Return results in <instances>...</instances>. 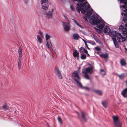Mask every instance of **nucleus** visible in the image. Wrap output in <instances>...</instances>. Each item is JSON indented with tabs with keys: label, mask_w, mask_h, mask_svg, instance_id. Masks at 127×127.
Here are the masks:
<instances>
[{
	"label": "nucleus",
	"mask_w": 127,
	"mask_h": 127,
	"mask_svg": "<svg viewBox=\"0 0 127 127\" xmlns=\"http://www.w3.org/2000/svg\"><path fill=\"white\" fill-rule=\"evenodd\" d=\"M73 1H77L78 2L82 3L86 0H72ZM88 4V3L86 1L82 4L81 3L77 4V7H76L78 12L80 13V11L82 13H84L85 12H87V13L85 14V16L83 18L85 21L88 22V20L87 19L88 18L89 19L90 16L91 15L93 10L91 8H90V6L89 4L85 6L84 7V6Z\"/></svg>",
	"instance_id": "nucleus-1"
},
{
	"label": "nucleus",
	"mask_w": 127,
	"mask_h": 127,
	"mask_svg": "<svg viewBox=\"0 0 127 127\" xmlns=\"http://www.w3.org/2000/svg\"><path fill=\"white\" fill-rule=\"evenodd\" d=\"M89 22L91 24L97 25V27L99 29L95 27V29L98 33L101 32V30L103 29L105 25L104 21L96 14H93L91 16L89 20Z\"/></svg>",
	"instance_id": "nucleus-2"
},
{
	"label": "nucleus",
	"mask_w": 127,
	"mask_h": 127,
	"mask_svg": "<svg viewBox=\"0 0 127 127\" xmlns=\"http://www.w3.org/2000/svg\"><path fill=\"white\" fill-rule=\"evenodd\" d=\"M120 1L121 3H123V5H121L120 7L121 8H122V11L124 12L125 13L122 12V15H126L127 16V0H118Z\"/></svg>",
	"instance_id": "nucleus-3"
},
{
	"label": "nucleus",
	"mask_w": 127,
	"mask_h": 127,
	"mask_svg": "<svg viewBox=\"0 0 127 127\" xmlns=\"http://www.w3.org/2000/svg\"><path fill=\"white\" fill-rule=\"evenodd\" d=\"M113 120L114 127H122V124L119 120L118 116H114L112 117Z\"/></svg>",
	"instance_id": "nucleus-4"
},
{
	"label": "nucleus",
	"mask_w": 127,
	"mask_h": 127,
	"mask_svg": "<svg viewBox=\"0 0 127 127\" xmlns=\"http://www.w3.org/2000/svg\"><path fill=\"white\" fill-rule=\"evenodd\" d=\"M79 73L75 71L72 73V76L74 80L77 83L78 85L80 83V78L78 75Z\"/></svg>",
	"instance_id": "nucleus-5"
},
{
	"label": "nucleus",
	"mask_w": 127,
	"mask_h": 127,
	"mask_svg": "<svg viewBox=\"0 0 127 127\" xmlns=\"http://www.w3.org/2000/svg\"><path fill=\"white\" fill-rule=\"evenodd\" d=\"M118 33L116 31H113V32H112V35L113 37L112 38V39L115 47L116 48H118L119 47L118 43L116 39V37L117 33Z\"/></svg>",
	"instance_id": "nucleus-6"
},
{
	"label": "nucleus",
	"mask_w": 127,
	"mask_h": 127,
	"mask_svg": "<svg viewBox=\"0 0 127 127\" xmlns=\"http://www.w3.org/2000/svg\"><path fill=\"white\" fill-rule=\"evenodd\" d=\"M50 36L46 34L45 36L46 40V46L48 48H51L52 46V44L50 41L49 40V39L50 38Z\"/></svg>",
	"instance_id": "nucleus-7"
},
{
	"label": "nucleus",
	"mask_w": 127,
	"mask_h": 127,
	"mask_svg": "<svg viewBox=\"0 0 127 127\" xmlns=\"http://www.w3.org/2000/svg\"><path fill=\"white\" fill-rule=\"evenodd\" d=\"M64 26V31L66 32L68 31L70 29V22L68 23L62 22Z\"/></svg>",
	"instance_id": "nucleus-8"
},
{
	"label": "nucleus",
	"mask_w": 127,
	"mask_h": 127,
	"mask_svg": "<svg viewBox=\"0 0 127 127\" xmlns=\"http://www.w3.org/2000/svg\"><path fill=\"white\" fill-rule=\"evenodd\" d=\"M103 32L105 33H108L109 35H112V31L110 30L109 27L108 26H105V27L104 28Z\"/></svg>",
	"instance_id": "nucleus-9"
},
{
	"label": "nucleus",
	"mask_w": 127,
	"mask_h": 127,
	"mask_svg": "<svg viewBox=\"0 0 127 127\" xmlns=\"http://www.w3.org/2000/svg\"><path fill=\"white\" fill-rule=\"evenodd\" d=\"M93 72V68L91 67H89L87 68L82 69V73H88L91 74Z\"/></svg>",
	"instance_id": "nucleus-10"
},
{
	"label": "nucleus",
	"mask_w": 127,
	"mask_h": 127,
	"mask_svg": "<svg viewBox=\"0 0 127 127\" xmlns=\"http://www.w3.org/2000/svg\"><path fill=\"white\" fill-rule=\"evenodd\" d=\"M55 71L56 74L58 77L60 79H62V77L61 73L57 67L55 68Z\"/></svg>",
	"instance_id": "nucleus-11"
},
{
	"label": "nucleus",
	"mask_w": 127,
	"mask_h": 127,
	"mask_svg": "<svg viewBox=\"0 0 127 127\" xmlns=\"http://www.w3.org/2000/svg\"><path fill=\"white\" fill-rule=\"evenodd\" d=\"M53 12L52 11H48L46 13V16L48 18H51L52 17Z\"/></svg>",
	"instance_id": "nucleus-12"
},
{
	"label": "nucleus",
	"mask_w": 127,
	"mask_h": 127,
	"mask_svg": "<svg viewBox=\"0 0 127 127\" xmlns=\"http://www.w3.org/2000/svg\"><path fill=\"white\" fill-rule=\"evenodd\" d=\"M122 94L125 97H127V88L125 89L122 92Z\"/></svg>",
	"instance_id": "nucleus-13"
},
{
	"label": "nucleus",
	"mask_w": 127,
	"mask_h": 127,
	"mask_svg": "<svg viewBox=\"0 0 127 127\" xmlns=\"http://www.w3.org/2000/svg\"><path fill=\"white\" fill-rule=\"evenodd\" d=\"M77 85L81 89H85L86 90L88 91H89L90 90V89L88 87H84L83 86L81 83L78 84Z\"/></svg>",
	"instance_id": "nucleus-14"
},
{
	"label": "nucleus",
	"mask_w": 127,
	"mask_h": 127,
	"mask_svg": "<svg viewBox=\"0 0 127 127\" xmlns=\"http://www.w3.org/2000/svg\"><path fill=\"white\" fill-rule=\"evenodd\" d=\"M116 75L118 76L120 79H123L126 77V76L125 75V73H123L120 75L118 74H116Z\"/></svg>",
	"instance_id": "nucleus-15"
},
{
	"label": "nucleus",
	"mask_w": 127,
	"mask_h": 127,
	"mask_svg": "<svg viewBox=\"0 0 127 127\" xmlns=\"http://www.w3.org/2000/svg\"><path fill=\"white\" fill-rule=\"evenodd\" d=\"M116 36L117 38V40L120 43L121 41L120 40L122 38V35L120 33L118 32L117 33Z\"/></svg>",
	"instance_id": "nucleus-16"
},
{
	"label": "nucleus",
	"mask_w": 127,
	"mask_h": 127,
	"mask_svg": "<svg viewBox=\"0 0 127 127\" xmlns=\"http://www.w3.org/2000/svg\"><path fill=\"white\" fill-rule=\"evenodd\" d=\"M93 91L99 95H101L102 94V92L100 90L94 89L93 90Z\"/></svg>",
	"instance_id": "nucleus-17"
},
{
	"label": "nucleus",
	"mask_w": 127,
	"mask_h": 127,
	"mask_svg": "<svg viewBox=\"0 0 127 127\" xmlns=\"http://www.w3.org/2000/svg\"><path fill=\"white\" fill-rule=\"evenodd\" d=\"M79 53L76 50L74 51L73 53V55L74 57H78V56Z\"/></svg>",
	"instance_id": "nucleus-18"
},
{
	"label": "nucleus",
	"mask_w": 127,
	"mask_h": 127,
	"mask_svg": "<svg viewBox=\"0 0 127 127\" xmlns=\"http://www.w3.org/2000/svg\"><path fill=\"white\" fill-rule=\"evenodd\" d=\"M120 63L121 65L122 66H125L126 64L125 61L123 59H120Z\"/></svg>",
	"instance_id": "nucleus-19"
},
{
	"label": "nucleus",
	"mask_w": 127,
	"mask_h": 127,
	"mask_svg": "<svg viewBox=\"0 0 127 127\" xmlns=\"http://www.w3.org/2000/svg\"><path fill=\"white\" fill-rule=\"evenodd\" d=\"M79 37V35L77 33L74 34L73 35V38L75 40H78Z\"/></svg>",
	"instance_id": "nucleus-20"
},
{
	"label": "nucleus",
	"mask_w": 127,
	"mask_h": 127,
	"mask_svg": "<svg viewBox=\"0 0 127 127\" xmlns=\"http://www.w3.org/2000/svg\"><path fill=\"white\" fill-rule=\"evenodd\" d=\"M81 117L83 119L85 122L87 120L86 118H85L84 114V113L82 112H81Z\"/></svg>",
	"instance_id": "nucleus-21"
},
{
	"label": "nucleus",
	"mask_w": 127,
	"mask_h": 127,
	"mask_svg": "<svg viewBox=\"0 0 127 127\" xmlns=\"http://www.w3.org/2000/svg\"><path fill=\"white\" fill-rule=\"evenodd\" d=\"M37 37L38 42L40 43H41L42 42V40L40 35H37Z\"/></svg>",
	"instance_id": "nucleus-22"
},
{
	"label": "nucleus",
	"mask_w": 127,
	"mask_h": 127,
	"mask_svg": "<svg viewBox=\"0 0 127 127\" xmlns=\"http://www.w3.org/2000/svg\"><path fill=\"white\" fill-rule=\"evenodd\" d=\"M72 20L74 22L75 24L78 26V27L82 28V27L81 25L79 24L74 19H72Z\"/></svg>",
	"instance_id": "nucleus-23"
},
{
	"label": "nucleus",
	"mask_w": 127,
	"mask_h": 127,
	"mask_svg": "<svg viewBox=\"0 0 127 127\" xmlns=\"http://www.w3.org/2000/svg\"><path fill=\"white\" fill-rule=\"evenodd\" d=\"M81 58L82 60H84L86 58V56L84 54H81Z\"/></svg>",
	"instance_id": "nucleus-24"
},
{
	"label": "nucleus",
	"mask_w": 127,
	"mask_h": 127,
	"mask_svg": "<svg viewBox=\"0 0 127 127\" xmlns=\"http://www.w3.org/2000/svg\"><path fill=\"white\" fill-rule=\"evenodd\" d=\"M102 58H106L107 57L108 55L107 54H102L99 55Z\"/></svg>",
	"instance_id": "nucleus-25"
},
{
	"label": "nucleus",
	"mask_w": 127,
	"mask_h": 127,
	"mask_svg": "<svg viewBox=\"0 0 127 127\" xmlns=\"http://www.w3.org/2000/svg\"><path fill=\"white\" fill-rule=\"evenodd\" d=\"M2 108L4 109L5 110H7L9 108L8 106L6 104H4V105L2 106Z\"/></svg>",
	"instance_id": "nucleus-26"
},
{
	"label": "nucleus",
	"mask_w": 127,
	"mask_h": 127,
	"mask_svg": "<svg viewBox=\"0 0 127 127\" xmlns=\"http://www.w3.org/2000/svg\"><path fill=\"white\" fill-rule=\"evenodd\" d=\"M85 74V77L87 79L89 80L90 79L89 76L88 74L86 73H84Z\"/></svg>",
	"instance_id": "nucleus-27"
},
{
	"label": "nucleus",
	"mask_w": 127,
	"mask_h": 127,
	"mask_svg": "<svg viewBox=\"0 0 127 127\" xmlns=\"http://www.w3.org/2000/svg\"><path fill=\"white\" fill-rule=\"evenodd\" d=\"M21 60H18V68L19 69H20L21 68Z\"/></svg>",
	"instance_id": "nucleus-28"
},
{
	"label": "nucleus",
	"mask_w": 127,
	"mask_h": 127,
	"mask_svg": "<svg viewBox=\"0 0 127 127\" xmlns=\"http://www.w3.org/2000/svg\"><path fill=\"white\" fill-rule=\"evenodd\" d=\"M123 34H124V36H125L127 33V30L126 29L123 30L122 31Z\"/></svg>",
	"instance_id": "nucleus-29"
},
{
	"label": "nucleus",
	"mask_w": 127,
	"mask_h": 127,
	"mask_svg": "<svg viewBox=\"0 0 127 127\" xmlns=\"http://www.w3.org/2000/svg\"><path fill=\"white\" fill-rule=\"evenodd\" d=\"M102 104L103 106L105 108H106L107 107V103L106 102H102Z\"/></svg>",
	"instance_id": "nucleus-30"
},
{
	"label": "nucleus",
	"mask_w": 127,
	"mask_h": 127,
	"mask_svg": "<svg viewBox=\"0 0 127 127\" xmlns=\"http://www.w3.org/2000/svg\"><path fill=\"white\" fill-rule=\"evenodd\" d=\"M124 29V27L123 26H120L118 28V30H119L121 31H122Z\"/></svg>",
	"instance_id": "nucleus-31"
},
{
	"label": "nucleus",
	"mask_w": 127,
	"mask_h": 127,
	"mask_svg": "<svg viewBox=\"0 0 127 127\" xmlns=\"http://www.w3.org/2000/svg\"><path fill=\"white\" fill-rule=\"evenodd\" d=\"M85 49L83 47H81L80 50V52L82 53L84 51Z\"/></svg>",
	"instance_id": "nucleus-32"
},
{
	"label": "nucleus",
	"mask_w": 127,
	"mask_h": 127,
	"mask_svg": "<svg viewBox=\"0 0 127 127\" xmlns=\"http://www.w3.org/2000/svg\"><path fill=\"white\" fill-rule=\"evenodd\" d=\"M22 49L21 47H19V49L18 50V53L19 54H22Z\"/></svg>",
	"instance_id": "nucleus-33"
},
{
	"label": "nucleus",
	"mask_w": 127,
	"mask_h": 127,
	"mask_svg": "<svg viewBox=\"0 0 127 127\" xmlns=\"http://www.w3.org/2000/svg\"><path fill=\"white\" fill-rule=\"evenodd\" d=\"M95 49L97 51H101V49L100 48L98 47H95Z\"/></svg>",
	"instance_id": "nucleus-34"
},
{
	"label": "nucleus",
	"mask_w": 127,
	"mask_h": 127,
	"mask_svg": "<svg viewBox=\"0 0 127 127\" xmlns=\"http://www.w3.org/2000/svg\"><path fill=\"white\" fill-rule=\"evenodd\" d=\"M48 1V0H41V3L43 5V3H45Z\"/></svg>",
	"instance_id": "nucleus-35"
},
{
	"label": "nucleus",
	"mask_w": 127,
	"mask_h": 127,
	"mask_svg": "<svg viewBox=\"0 0 127 127\" xmlns=\"http://www.w3.org/2000/svg\"><path fill=\"white\" fill-rule=\"evenodd\" d=\"M101 74L102 75H104L105 74V71L103 69H101L100 71Z\"/></svg>",
	"instance_id": "nucleus-36"
},
{
	"label": "nucleus",
	"mask_w": 127,
	"mask_h": 127,
	"mask_svg": "<svg viewBox=\"0 0 127 127\" xmlns=\"http://www.w3.org/2000/svg\"><path fill=\"white\" fill-rule=\"evenodd\" d=\"M58 120L59 122L61 124H62V122L61 121V119L60 117H58Z\"/></svg>",
	"instance_id": "nucleus-37"
},
{
	"label": "nucleus",
	"mask_w": 127,
	"mask_h": 127,
	"mask_svg": "<svg viewBox=\"0 0 127 127\" xmlns=\"http://www.w3.org/2000/svg\"><path fill=\"white\" fill-rule=\"evenodd\" d=\"M38 32V33L41 35V37H43V33L40 30H39Z\"/></svg>",
	"instance_id": "nucleus-38"
},
{
	"label": "nucleus",
	"mask_w": 127,
	"mask_h": 127,
	"mask_svg": "<svg viewBox=\"0 0 127 127\" xmlns=\"http://www.w3.org/2000/svg\"><path fill=\"white\" fill-rule=\"evenodd\" d=\"M70 8L73 11H74L75 10V9L74 8L73 6L71 5L70 6Z\"/></svg>",
	"instance_id": "nucleus-39"
},
{
	"label": "nucleus",
	"mask_w": 127,
	"mask_h": 127,
	"mask_svg": "<svg viewBox=\"0 0 127 127\" xmlns=\"http://www.w3.org/2000/svg\"><path fill=\"white\" fill-rule=\"evenodd\" d=\"M22 54H19V57L18 60H21V58L22 57Z\"/></svg>",
	"instance_id": "nucleus-40"
},
{
	"label": "nucleus",
	"mask_w": 127,
	"mask_h": 127,
	"mask_svg": "<svg viewBox=\"0 0 127 127\" xmlns=\"http://www.w3.org/2000/svg\"><path fill=\"white\" fill-rule=\"evenodd\" d=\"M123 21L125 23L127 22V18H124L123 19Z\"/></svg>",
	"instance_id": "nucleus-41"
},
{
	"label": "nucleus",
	"mask_w": 127,
	"mask_h": 127,
	"mask_svg": "<svg viewBox=\"0 0 127 127\" xmlns=\"http://www.w3.org/2000/svg\"><path fill=\"white\" fill-rule=\"evenodd\" d=\"M42 8L43 9H44L45 10L47 9V7L46 6H44L42 5Z\"/></svg>",
	"instance_id": "nucleus-42"
},
{
	"label": "nucleus",
	"mask_w": 127,
	"mask_h": 127,
	"mask_svg": "<svg viewBox=\"0 0 127 127\" xmlns=\"http://www.w3.org/2000/svg\"><path fill=\"white\" fill-rule=\"evenodd\" d=\"M122 39V41L123 42L126 39V38L125 37H122V38H121Z\"/></svg>",
	"instance_id": "nucleus-43"
},
{
	"label": "nucleus",
	"mask_w": 127,
	"mask_h": 127,
	"mask_svg": "<svg viewBox=\"0 0 127 127\" xmlns=\"http://www.w3.org/2000/svg\"><path fill=\"white\" fill-rule=\"evenodd\" d=\"M63 16L66 19V21H68V22H69L68 20V19L65 15H64Z\"/></svg>",
	"instance_id": "nucleus-44"
},
{
	"label": "nucleus",
	"mask_w": 127,
	"mask_h": 127,
	"mask_svg": "<svg viewBox=\"0 0 127 127\" xmlns=\"http://www.w3.org/2000/svg\"><path fill=\"white\" fill-rule=\"evenodd\" d=\"M87 42L88 43H90L91 44H92L93 45H95V42H92V43H91V42Z\"/></svg>",
	"instance_id": "nucleus-45"
},
{
	"label": "nucleus",
	"mask_w": 127,
	"mask_h": 127,
	"mask_svg": "<svg viewBox=\"0 0 127 127\" xmlns=\"http://www.w3.org/2000/svg\"><path fill=\"white\" fill-rule=\"evenodd\" d=\"M84 53H87L88 51L87 50H86L85 49L84 51L83 52Z\"/></svg>",
	"instance_id": "nucleus-46"
},
{
	"label": "nucleus",
	"mask_w": 127,
	"mask_h": 127,
	"mask_svg": "<svg viewBox=\"0 0 127 127\" xmlns=\"http://www.w3.org/2000/svg\"><path fill=\"white\" fill-rule=\"evenodd\" d=\"M125 27L126 29H127V23L125 25Z\"/></svg>",
	"instance_id": "nucleus-47"
},
{
	"label": "nucleus",
	"mask_w": 127,
	"mask_h": 127,
	"mask_svg": "<svg viewBox=\"0 0 127 127\" xmlns=\"http://www.w3.org/2000/svg\"><path fill=\"white\" fill-rule=\"evenodd\" d=\"M95 41H96V42L97 43H99V40L98 39L95 40Z\"/></svg>",
	"instance_id": "nucleus-48"
},
{
	"label": "nucleus",
	"mask_w": 127,
	"mask_h": 127,
	"mask_svg": "<svg viewBox=\"0 0 127 127\" xmlns=\"http://www.w3.org/2000/svg\"><path fill=\"white\" fill-rule=\"evenodd\" d=\"M84 43H85V44L86 46L87 47H88V46L86 42H85Z\"/></svg>",
	"instance_id": "nucleus-49"
},
{
	"label": "nucleus",
	"mask_w": 127,
	"mask_h": 127,
	"mask_svg": "<svg viewBox=\"0 0 127 127\" xmlns=\"http://www.w3.org/2000/svg\"><path fill=\"white\" fill-rule=\"evenodd\" d=\"M82 40H83V41H84V43L85 42H86L82 38Z\"/></svg>",
	"instance_id": "nucleus-50"
},
{
	"label": "nucleus",
	"mask_w": 127,
	"mask_h": 127,
	"mask_svg": "<svg viewBox=\"0 0 127 127\" xmlns=\"http://www.w3.org/2000/svg\"><path fill=\"white\" fill-rule=\"evenodd\" d=\"M86 54H87V55H88V56H90V55H89V54L88 53V52H87V53Z\"/></svg>",
	"instance_id": "nucleus-51"
},
{
	"label": "nucleus",
	"mask_w": 127,
	"mask_h": 127,
	"mask_svg": "<svg viewBox=\"0 0 127 127\" xmlns=\"http://www.w3.org/2000/svg\"><path fill=\"white\" fill-rule=\"evenodd\" d=\"M87 48H88V49L89 50H90V49L89 48V47H87Z\"/></svg>",
	"instance_id": "nucleus-52"
},
{
	"label": "nucleus",
	"mask_w": 127,
	"mask_h": 127,
	"mask_svg": "<svg viewBox=\"0 0 127 127\" xmlns=\"http://www.w3.org/2000/svg\"><path fill=\"white\" fill-rule=\"evenodd\" d=\"M126 82V84H127V81Z\"/></svg>",
	"instance_id": "nucleus-53"
},
{
	"label": "nucleus",
	"mask_w": 127,
	"mask_h": 127,
	"mask_svg": "<svg viewBox=\"0 0 127 127\" xmlns=\"http://www.w3.org/2000/svg\"><path fill=\"white\" fill-rule=\"evenodd\" d=\"M126 38L127 39V35L126 36Z\"/></svg>",
	"instance_id": "nucleus-54"
},
{
	"label": "nucleus",
	"mask_w": 127,
	"mask_h": 127,
	"mask_svg": "<svg viewBox=\"0 0 127 127\" xmlns=\"http://www.w3.org/2000/svg\"><path fill=\"white\" fill-rule=\"evenodd\" d=\"M125 49H126V50L127 51V49L126 48H125Z\"/></svg>",
	"instance_id": "nucleus-55"
},
{
	"label": "nucleus",
	"mask_w": 127,
	"mask_h": 127,
	"mask_svg": "<svg viewBox=\"0 0 127 127\" xmlns=\"http://www.w3.org/2000/svg\"><path fill=\"white\" fill-rule=\"evenodd\" d=\"M97 53L98 54H99V52H97Z\"/></svg>",
	"instance_id": "nucleus-56"
},
{
	"label": "nucleus",
	"mask_w": 127,
	"mask_h": 127,
	"mask_svg": "<svg viewBox=\"0 0 127 127\" xmlns=\"http://www.w3.org/2000/svg\"><path fill=\"white\" fill-rule=\"evenodd\" d=\"M80 69V68H79V70Z\"/></svg>",
	"instance_id": "nucleus-57"
},
{
	"label": "nucleus",
	"mask_w": 127,
	"mask_h": 127,
	"mask_svg": "<svg viewBox=\"0 0 127 127\" xmlns=\"http://www.w3.org/2000/svg\"><path fill=\"white\" fill-rule=\"evenodd\" d=\"M77 59H79V58H78H78Z\"/></svg>",
	"instance_id": "nucleus-58"
}]
</instances>
